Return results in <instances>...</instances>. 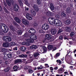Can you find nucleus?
<instances>
[{"label": "nucleus", "instance_id": "nucleus-60", "mask_svg": "<svg viewBox=\"0 0 76 76\" xmlns=\"http://www.w3.org/2000/svg\"><path fill=\"white\" fill-rule=\"evenodd\" d=\"M43 32H44V31H43V30H42V29L40 30L39 31V33H40V34H42V33H43Z\"/></svg>", "mask_w": 76, "mask_h": 76}, {"label": "nucleus", "instance_id": "nucleus-10", "mask_svg": "<svg viewBox=\"0 0 76 76\" xmlns=\"http://www.w3.org/2000/svg\"><path fill=\"white\" fill-rule=\"evenodd\" d=\"M30 37L33 40H36L37 38V36L35 35L32 34L30 35Z\"/></svg>", "mask_w": 76, "mask_h": 76}, {"label": "nucleus", "instance_id": "nucleus-63", "mask_svg": "<svg viewBox=\"0 0 76 76\" xmlns=\"http://www.w3.org/2000/svg\"><path fill=\"white\" fill-rule=\"evenodd\" d=\"M13 25H15V26H18V24L17 23H16V22H14L13 23Z\"/></svg>", "mask_w": 76, "mask_h": 76}, {"label": "nucleus", "instance_id": "nucleus-41", "mask_svg": "<svg viewBox=\"0 0 76 76\" xmlns=\"http://www.w3.org/2000/svg\"><path fill=\"white\" fill-rule=\"evenodd\" d=\"M70 63L71 65H75V66L76 65V62H75V61H72Z\"/></svg>", "mask_w": 76, "mask_h": 76}, {"label": "nucleus", "instance_id": "nucleus-36", "mask_svg": "<svg viewBox=\"0 0 76 76\" xmlns=\"http://www.w3.org/2000/svg\"><path fill=\"white\" fill-rule=\"evenodd\" d=\"M4 31L3 29L0 30V35H3L4 34Z\"/></svg>", "mask_w": 76, "mask_h": 76}, {"label": "nucleus", "instance_id": "nucleus-38", "mask_svg": "<svg viewBox=\"0 0 76 76\" xmlns=\"http://www.w3.org/2000/svg\"><path fill=\"white\" fill-rule=\"evenodd\" d=\"M39 55V54L38 52H36L34 54V57H37Z\"/></svg>", "mask_w": 76, "mask_h": 76}, {"label": "nucleus", "instance_id": "nucleus-21", "mask_svg": "<svg viewBox=\"0 0 76 76\" xmlns=\"http://www.w3.org/2000/svg\"><path fill=\"white\" fill-rule=\"evenodd\" d=\"M7 57L8 58V60H10L12 58V53H8L7 55Z\"/></svg>", "mask_w": 76, "mask_h": 76}, {"label": "nucleus", "instance_id": "nucleus-49", "mask_svg": "<svg viewBox=\"0 0 76 76\" xmlns=\"http://www.w3.org/2000/svg\"><path fill=\"white\" fill-rule=\"evenodd\" d=\"M7 59H8V58L7 57V56L6 57L5 56H4L3 57V60H4L6 61L7 60Z\"/></svg>", "mask_w": 76, "mask_h": 76}, {"label": "nucleus", "instance_id": "nucleus-9", "mask_svg": "<svg viewBox=\"0 0 76 76\" xmlns=\"http://www.w3.org/2000/svg\"><path fill=\"white\" fill-rule=\"evenodd\" d=\"M33 7V9H34L35 11H36V12H38L39 8H38V6H37V5L35 4H34Z\"/></svg>", "mask_w": 76, "mask_h": 76}, {"label": "nucleus", "instance_id": "nucleus-64", "mask_svg": "<svg viewBox=\"0 0 76 76\" xmlns=\"http://www.w3.org/2000/svg\"><path fill=\"white\" fill-rule=\"evenodd\" d=\"M68 40L69 39H72V37H71L70 36H68Z\"/></svg>", "mask_w": 76, "mask_h": 76}, {"label": "nucleus", "instance_id": "nucleus-22", "mask_svg": "<svg viewBox=\"0 0 76 76\" xmlns=\"http://www.w3.org/2000/svg\"><path fill=\"white\" fill-rule=\"evenodd\" d=\"M14 20H15L16 22L18 23H20V19L18 17H15Z\"/></svg>", "mask_w": 76, "mask_h": 76}, {"label": "nucleus", "instance_id": "nucleus-27", "mask_svg": "<svg viewBox=\"0 0 76 76\" xmlns=\"http://www.w3.org/2000/svg\"><path fill=\"white\" fill-rule=\"evenodd\" d=\"M61 17H62V18H65V17H66V13H64V12H61Z\"/></svg>", "mask_w": 76, "mask_h": 76}, {"label": "nucleus", "instance_id": "nucleus-25", "mask_svg": "<svg viewBox=\"0 0 76 76\" xmlns=\"http://www.w3.org/2000/svg\"><path fill=\"white\" fill-rule=\"evenodd\" d=\"M5 25H6V24L4 23H1V24L0 25V30H2V29H3V28H4Z\"/></svg>", "mask_w": 76, "mask_h": 76}, {"label": "nucleus", "instance_id": "nucleus-26", "mask_svg": "<svg viewBox=\"0 0 76 76\" xmlns=\"http://www.w3.org/2000/svg\"><path fill=\"white\" fill-rule=\"evenodd\" d=\"M27 56H28L27 55H25L23 54H22L19 56V57H20L21 58H26Z\"/></svg>", "mask_w": 76, "mask_h": 76}, {"label": "nucleus", "instance_id": "nucleus-61", "mask_svg": "<svg viewBox=\"0 0 76 76\" xmlns=\"http://www.w3.org/2000/svg\"><path fill=\"white\" fill-rule=\"evenodd\" d=\"M4 10H5V12H6V13H8V11H7V9L5 7H4Z\"/></svg>", "mask_w": 76, "mask_h": 76}, {"label": "nucleus", "instance_id": "nucleus-15", "mask_svg": "<svg viewBox=\"0 0 76 76\" xmlns=\"http://www.w3.org/2000/svg\"><path fill=\"white\" fill-rule=\"evenodd\" d=\"M50 8L51 11H53V10H54V4H53V3H50Z\"/></svg>", "mask_w": 76, "mask_h": 76}, {"label": "nucleus", "instance_id": "nucleus-39", "mask_svg": "<svg viewBox=\"0 0 76 76\" xmlns=\"http://www.w3.org/2000/svg\"><path fill=\"white\" fill-rule=\"evenodd\" d=\"M63 31V29L62 28L60 29L58 31L57 34V35L58 34H59L61 33V32H62Z\"/></svg>", "mask_w": 76, "mask_h": 76}, {"label": "nucleus", "instance_id": "nucleus-35", "mask_svg": "<svg viewBox=\"0 0 76 76\" xmlns=\"http://www.w3.org/2000/svg\"><path fill=\"white\" fill-rule=\"evenodd\" d=\"M9 28L11 31H12L13 32L15 31V28L13 27L12 26H10Z\"/></svg>", "mask_w": 76, "mask_h": 76}, {"label": "nucleus", "instance_id": "nucleus-50", "mask_svg": "<svg viewBox=\"0 0 76 76\" xmlns=\"http://www.w3.org/2000/svg\"><path fill=\"white\" fill-rule=\"evenodd\" d=\"M24 3L25 4H26V5H28V2L27 0H24Z\"/></svg>", "mask_w": 76, "mask_h": 76}, {"label": "nucleus", "instance_id": "nucleus-14", "mask_svg": "<svg viewBox=\"0 0 76 76\" xmlns=\"http://www.w3.org/2000/svg\"><path fill=\"white\" fill-rule=\"evenodd\" d=\"M3 46L4 47L7 48L9 46V43L8 42H4L3 44Z\"/></svg>", "mask_w": 76, "mask_h": 76}, {"label": "nucleus", "instance_id": "nucleus-37", "mask_svg": "<svg viewBox=\"0 0 76 76\" xmlns=\"http://www.w3.org/2000/svg\"><path fill=\"white\" fill-rule=\"evenodd\" d=\"M71 23V22L70 20H67L65 22V24L66 25H69L70 23Z\"/></svg>", "mask_w": 76, "mask_h": 76}, {"label": "nucleus", "instance_id": "nucleus-11", "mask_svg": "<svg viewBox=\"0 0 76 76\" xmlns=\"http://www.w3.org/2000/svg\"><path fill=\"white\" fill-rule=\"evenodd\" d=\"M26 41L28 43H33L34 42V40L31 38V39H26Z\"/></svg>", "mask_w": 76, "mask_h": 76}, {"label": "nucleus", "instance_id": "nucleus-45", "mask_svg": "<svg viewBox=\"0 0 76 76\" xmlns=\"http://www.w3.org/2000/svg\"><path fill=\"white\" fill-rule=\"evenodd\" d=\"M30 69V66H26L25 67V70H28Z\"/></svg>", "mask_w": 76, "mask_h": 76}, {"label": "nucleus", "instance_id": "nucleus-30", "mask_svg": "<svg viewBox=\"0 0 76 76\" xmlns=\"http://www.w3.org/2000/svg\"><path fill=\"white\" fill-rule=\"evenodd\" d=\"M18 68H19V67H18V66H14L13 67V69H14V72H17V71H18Z\"/></svg>", "mask_w": 76, "mask_h": 76}, {"label": "nucleus", "instance_id": "nucleus-58", "mask_svg": "<svg viewBox=\"0 0 76 76\" xmlns=\"http://www.w3.org/2000/svg\"><path fill=\"white\" fill-rule=\"evenodd\" d=\"M13 50L14 51H17V50H18V48L16 46L15 47H14L13 48Z\"/></svg>", "mask_w": 76, "mask_h": 76}, {"label": "nucleus", "instance_id": "nucleus-17", "mask_svg": "<svg viewBox=\"0 0 76 76\" xmlns=\"http://www.w3.org/2000/svg\"><path fill=\"white\" fill-rule=\"evenodd\" d=\"M63 72H64L63 71V68L62 67L58 70V73L59 74H61V73H63Z\"/></svg>", "mask_w": 76, "mask_h": 76}, {"label": "nucleus", "instance_id": "nucleus-29", "mask_svg": "<svg viewBox=\"0 0 76 76\" xmlns=\"http://www.w3.org/2000/svg\"><path fill=\"white\" fill-rule=\"evenodd\" d=\"M20 50L22 52H25L26 51V48H25V47H22L20 48Z\"/></svg>", "mask_w": 76, "mask_h": 76}, {"label": "nucleus", "instance_id": "nucleus-34", "mask_svg": "<svg viewBox=\"0 0 76 76\" xmlns=\"http://www.w3.org/2000/svg\"><path fill=\"white\" fill-rule=\"evenodd\" d=\"M19 4H20V6L22 7H23V3L22 2V0H18Z\"/></svg>", "mask_w": 76, "mask_h": 76}, {"label": "nucleus", "instance_id": "nucleus-43", "mask_svg": "<svg viewBox=\"0 0 76 76\" xmlns=\"http://www.w3.org/2000/svg\"><path fill=\"white\" fill-rule=\"evenodd\" d=\"M75 32H71V33L70 34V35L71 37H73V36H74L75 35Z\"/></svg>", "mask_w": 76, "mask_h": 76}, {"label": "nucleus", "instance_id": "nucleus-53", "mask_svg": "<svg viewBox=\"0 0 76 76\" xmlns=\"http://www.w3.org/2000/svg\"><path fill=\"white\" fill-rule=\"evenodd\" d=\"M37 4H38L39 5H40V4H41V1L40 0H37Z\"/></svg>", "mask_w": 76, "mask_h": 76}, {"label": "nucleus", "instance_id": "nucleus-19", "mask_svg": "<svg viewBox=\"0 0 76 76\" xmlns=\"http://www.w3.org/2000/svg\"><path fill=\"white\" fill-rule=\"evenodd\" d=\"M28 32L30 34H35V30L34 28H31L28 31Z\"/></svg>", "mask_w": 76, "mask_h": 76}, {"label": "nucleus", "instance_id": "nucleus-7", "mask_svg": "<svg viewBox=\"0 0 76 76\" xmlns=\"http://www.w3.org/2000/svg\"><path fill=\"white\" fill-rule=\"evenodd\" d=\"M26 17L27 19L28 20H31L32 19V16L29 13L26 14Z\"/></svg>", "mask_w": 76, "mask_h": 76}, {"label": "nucleus", "instance_id": "nucleus-2", "mask_svg": "<svg viewBox=\"0 0 76 76\" xmlns=\"http://www.w3.org/2000/svg\"><path fill=\"white\" fill-rule=\"evenodd\" d=\"M11 2L12 3V4L13 7V8L14 9L15 12H18L19 10V6L18 4H15V2L12 0Z\"/></svg>", "mask_w": 76, "mask_h": 76}, {"label": "nucleus", "instance_id": "nucleus-6", "mask_svg": "<svg viewBox=\"0 0 76 76\" xmlns=\"http://www.w3.org/2000/svg\"><path fill=\"white\" fill-rule=\"evenodd\" d=\"M22 22L25 25H29V23L28 20L25 19H23L22 20Z\"/></svg>", "mask_w": 76, "mask_h": 76}, {"label": "nucleus", "instance_id": "nucleus-56", "mask_svg": "<svg viewBox=\"0 0 76 76\" xmlns=\"http://www.w3.org/2000/svg\"><path fill=\"white\" fill-rule=\"evenodd\" d=\"M40 51H41L40 53H41V54H44V53H43L44 52V51L42 48L40 49Z\"/></svg>", "mask_w": 76, "mask_h": 76}, {"label": "nucleus", "instance_id": "nucleus-1", "mask_svg": "<svg viewBox=\"0 0 76 76\" xmlns=\"http://www.w3.org/2000/svg\"><path fill=\"white\" fill-rule=\"evenodd\" d=\"M48 20L50 25H55L57 26H61L62 23L60 20L57 19H55L53 17H49Z\"/></svg>", "mask_w": 76, "mask_h": 76}, {"label": "nucleus", "instance_id": "nucleus-42", "mask_svg": "<svg viewBox=\"0 0 76 76\" xmlns=\"http://www.w3.org/2000/svg\"><path fill=\"white\" fill-rule=\"evenodd\" d=\"M37 69L38 70H41V69H44L42 65H40V66L37 67Z\"/></svg>", "mask_w": 76, "mask_h": 76}, {"label": "nucleus", "instance_id": "nucleus-48", "mask_svg": "<svg viewBox=\"0 0 76 76\" xmlns=\"http://www.w3.org/2000/svg\"><path fill=\"white\" fill-rule=\"evenodd\" d=\"M56 62L57 63H59V64H61V60H56Z\"/></svg>", "mask_w": 76, "mask_h": 76}, {"label": "nucleus", "instance_id": "nucleus-8", "mask_svg": "<svg viewBox=\"0 0 76 76\" xmlns=\"http://www.w3.org/2000/svg\"><path fill=\"white\" fill-rule=\"evenodd\" d=\"M45 38L47 40H50L51 39V35L50 34H46L45 36Z\"/></svg>", "mask_w": 76, "mask_h": 76}, {"label": "nucleus", "instance_id": "nucleus-59", "mask_svg": "<svg viewBox=\"0 0 76 76\" xmlns=\"http://www.w3.org/2000/svg\"><path fill=\"white\" fill-rule=\"evenodd\" d=\"M45 66L46 68H48L49 67V65L48 64H45Z\"/></svg>", "mask_w": 76, "mask_h": 76}, {"label": "nucleus", "instance_id": "nucleus-44", "mask_svg": "<svg viewBox=\"0 0 76 76\" xmlns=\"http://www.w3.org/2000/svg\"><path fill=\"white\" fill-rule=\"evenodd\" d=\"M22 32V31L21 30H18L17 31V33L18 35H21Z\"/></svg>", "mask_w": 76, "mask_h": 76}, {"label": "nucleus", "instance_id": "nucleus-47", "mask_svg": "<svg viewBox=\"0 0 76 76\" xmlns=\"http://www.w3.org/2000/svg\"><path fill=\"white\" fill-rule=\"evenodd\" d=\"M38 25V23H34L33 26L34 27H37V26Z\"/></svg>", "mask_w": 76, "mask_h": 76}, {"label": "nucleus", "instance_id": "nucleus-13", "mask_svg": "<svg viewBox=\"0 0 76 76\" xmlns=\"http://www.w3.org/2000/svg\"><path fill=\"white\" fill-rule=\"evenodd\" d=\"M65 31H66V32H70V31H71V28L69 26H66L65 27Z\"/></svg>", "mask_w": 76, "mask_h": 76}, {"label": "nucleus", "instance_id": "nucleus-12", "mask_svg": "<svg viewBox=\"0 0 76 76\" xmlns=\"http://www.w3.org/2000/svg\"><path fill=\"white\" fill-rule=\"evenodd\" d=\"M4 32L5 33H7V32L9 31V27L7 26L6 25H5V27H4Z\"/></svg>", "mask_w": 76, "mask_h": 76}, {"label": "nucleus", "instance_id": "nucleus-24", "mask_svg": "<svg viewBox=\"0 0 76 76\" xmlns=\"http://www.w3.org/2000/svg\"><path fill=\"white\" fill-rule=\"evenodd\" d=\"M30 48L31 50H34L37 48V46L36 45H32L30 47Z\"/></svg>", "mask_w": 76, "mask_h": 76}, {"label": "nucleus", "instance_id": "nucleus-46", "mask_svg": "<svg viewBox=\"0 0 76 76\" xmlns=\"http://www.w3.org/2000/svg\"><path fill=\"white\" fill-rule=\"evenodd\" d=\"M23 37H26V38H28V33H25L24 35L23 36Z\"/></svg>", "mask_w": 76, "mask_h": 76}, {"label": "nucleus", "instance_id": "nucleus-28", "mask_svg": "<svg viewBox=\"0 0 76 76\" xmlns=\"http://www.w3.org/2000/svg\"><path fill=\"white\" fill-rule=\"evenodd\" d=\"M31 13L32 15H33L34 16H35L36 15L37 13L34 10H32L31 11Z\"/></svg>", "mask_w": 76, "mask_h": 76}, {"label": "nucleus", "instance_id": "nucleus-54", "mask_svg": "<svg viewBox=\"0 0 76 76\" xmlns=\"http://www.w3.org/2000/svg\"><path fill=\"white\" fill-rule=\"evenodd\" d=\"M23 45H28V42H24L22 43Z\"/></svg>", "mask_w": 76, "mask_h": 76}, {"label": "nucleus", "instance_id": "nucleus-23", "mask_svg": "<svg viewBox=\"0 0 76 76\" xmlns=\"http://www.w3.org/2000/svg\"><path fill=\"white\" fill-rule=\"evenodd\" d=\"M66 12L67 13H71V7H68L66 9Z\"/></svg>", "mask_w": 76, "mask_h": 76}, {"label": "nucleus", "instance_id": "nucleus-33", "mask_svg": "<svg viewBox=\"0 0 76 76\" xmlns=\"http://www.w3.org/2000/svg\"><path fill=\"white\" fill-rule=\"evenodd\" d=\"M48 48L49 50H52V49L53 48V46L52 45H49L48 46Z\"/></svg>", "mask_w": 76, "mask_h": 76}, {"label": "nucleus", "instance_id": "nucleus-55", "mask_svg": "<svg viewBox=\"0 0 76 76\" xmlns=\"http://www.w3.org/2000/svg\"><path fill=\"white\" fill-rule=\"evenodd\" d=\"M60 55V53H57L56 55V57H59Z\"/></svg>", "mask_w": 76, "mask_h": 76}, {"label": "nucleus", "instance_id": "nucleus-3", "mask_svg": "<svg viewBox=\"0 0 76 76\" xmlns=\"http://www.w3.org/2000/svg\"><path fill=\"white\" fill-rule=\"evenodd\" d=\"M3 40L6 42H10L12 41V38L10 37L5 36L3 37Z\"/></svg>", "mask_w": 76, "mask_h": 76}, {"label": "nucleus", "instance_id": "nucleus-52", "mask_svg": "<svg viewBox=\"0 0 76 76\" xmlns=\"http://www.w3.org/2000/svg\"><path fill=\"white\" fill-rule=\"evenodd\" d=\"M55 17L56 19H59L60 18V15L58 14H56L55 15Z\"/></svg>", "mask_w": 76, "mask_h": 76}, {"label": "nucleus", "instance_id": "nucleus-20", "mask_svg": "<svg viewBox=\"0 0 76 76\" xmlns=\"http://www.w3.org/2000/svg\"><path fill=\"white\" fill-rule=\"evenodd\" d=\"M46 14L48 16H52L53 15V12H52L50 11L47 12Z\"/></svg>", "mask_w": 76, "mask_h": 76}, {"label": "nucleus", "instance_id": "nucleus-31", "mask_svg": "<svg viewBox=\"0 0 76 76\" xmlns=\"http://www.w3.org/2000/svg\"><path fill=\"white\" fill-rule=\"evenodd\" d=\"M10 67H7V68H6L4 69V71L5 72H9V70H10Z\"/></svg>", "mask_w": 76, "mask_h": 76}, {"label": "nucleus", "instance_id": "nucleus-62", "mask_svg": "<svg viewBox=\"0 0 76 76\" xmlns=\"http://www.w3.org/2000/svg\"><path fill=\"white\" fill-rule=\"evenodd\" d=\"M8 6L9 7H11V5H12V4H11V3L9 2L7 4Z\"/></svg>", "mask_w": 76, "mask_h": 76}, {"label": "nucleus", "instance_id": "nucleus-57", "mask_svg": "<svg viewBox=\"0 0 76 76\" xmlns=\"http://www.w3.org/2000/svg\"><path fill=\"white\" fill-rule=\"evenodd\" d=\"M63 39V36H60L59 37V40H62Z\"/></svg>", "mask_w": 76, "mask_h": 76}, {"label": "nucleus", "instance_id": "nucleus-5", "mask_svg": "<svg viewBox=\"0 0 76 76\" xmlns=\"http://www.w3.org/2000/svg\"><path fill=\"white\" fill-rule=\"evenodd\" d=\"M48 28H49V26L47 24H44L42 25V29H44V30L48 29Z\"/></svg>", "mask_w": 76, "mask_h": 76}, {"label": "nucleus", "instance_id": "nucleus-40", "mask_svg": "<svg viewBox=\"0 0 76 76\" xmlns=\"http://www.w3.org/2000/svg\"><path fill=\"white\" fill-rule=\"evenodd\" d=\"M9 64V62L7 61H5V62L3 63V65H4V66H7Z\"/></svg>", "mask_w": 76, "mask_h": 76}, {"label": "nucleus", "instance_id": "nucleus-18", "mask_svg": "<svg viewBox=\"0 0 76 76\" xmlns=\"http://www.w3.org/2000/svg\"><path fill=\"white\" fill-rule=\"evenodd\" d=\"M0 50V52L3 53L4 52H8V51H9V50H8L7 49H5L4 48H1Z\"/></svg>", "mask_w": 76, "mask_h": 76}, {"label": "nucleus", "instance_id": "nucleus-51", "mask_svg": "<svg viewBox=\"0 0 76 76\" xmlns=\"http://www.w3.org/2000/svg\"><path fill=\"white\" fill-rule=\"evenodd\" d=\"M28 72L29 73H33L34 72V71L31 69H29L28 70Z\"/></svg>", "mask_w": 76, "mask_h": 76}, {"label": "nucleus", "instance_id": "nucleus-32", "mask_svg": "<svg viewBox=\"0 0 76 76\" xmlns=\"http://www.w3.org/2000/svg\"><path fill=\"white\" fill-rule=\"evenodd\" d=\"M42 48H43V53L45 54V53H47V48L45 46H43L42 47Z\"/></svg>", "mask_w": 76, "mask_h": 76}, {"label": "nucleus", "instance_id": "nucleus-16", "mask_svg": "<svg viewBox=\"0 0 76 76\" xmlns=\"http://www.w3.org/2000/svg\"><path fill=\"white\" fill-rule=\"evenodd\" d=\"M22 59H17L15 60L14 63L15 64H17V63H22Z\"/></svg>", "mask_w": 76, "mask_h": 76}, {"label": "nucleus", "instance_id": "nucleus-4", "mask_svg": "<svg viewBox=\"0 0 76 76\" xmlns=\"http://www.w3.org/2000/svg\"><path fill=\"white\" fill-rule=\"evenodd\" d=\"M49 32L52 35H55L57 33V29L56 28H52L49 30Z\"/></svg>", "mask_w": 76, "mask_h": 76}]
</instances>
